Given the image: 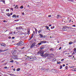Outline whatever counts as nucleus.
<instances>
[{"instance_id":"412c9836","label":"nucleus","mask_w":76,"mask_h":76,"mask_svg":"<svg viewBox=\"0 0 76 76\" xmlns=\"http://www.w3.org/2000/svg\"><path fill=\"white\" fill-rule=\"evenodd\" d=\"M54 50V48H51V49H50V51H53Z\"/></svg>"},{"instance_id":"6e6552de","label":"nucleus","mask_w":76,"mask_h":76,"mask_svg":"<svg viewBox=\"0 0 76 76\" xmlns=\"http://www.w3.org/2000/svg\"><path fill=\"white\" fill-rule=\"evenodd\" d=\"M8 50V49H6L5 50H4V51L3 50H2L1 49L0 50V52L1 53V52H3L4 51H7Z\"/></svg>"},{"instance_id":"864d4df0","label":"nucleus","mask_w":76,"mask_h":76,"mask_svg":"<svg viewBox=\"0 0 76 76\" xmlns=\"http://www.w3.org/2000/svg\"><path fill=\"white\" fill-rule=\"evenodd\" d=\"M22 14L23 15H25L24 12H23Z\"/></svg>"},{"instance_id":"603ef678","label":"nucleus","mask_w":76,"mask_h":76,"mask_svg":"<svg viewBox=\"0 0 76 76\" xmlns=\"http://www.w3.org/2000/svg\"><path fill=\"white\" fill-rule=\"evenodd\" d=\"M51 24H50L49 25V26H51Z\"/></svg>"},{"instance_id":"0e129e2a","label":"nucleus","mask_w":76,"mask_h":76,"mask_svg":"<svg viewBox=\"0 0 76 76\" xmlns=\"http://www.w3.org/2000/svg\"><path fill=\"white\" fill-rule=\"evenodd\" d=\"M17 17H18H18H19V15H18L17 16Z\"/></svg>"},{"instance_id":"f8f14e48","label":"nucleus","mask_w":76,"mask_h":76,"mask_svg":"<svg viewBox=\"0 0 76 76\" xmlns=\"http://www.w3.org/2000/svg\"><path fill=\"white\" fill-rule=\"evenodd\" d=\"M44 48H45L44 46H42L40 47V49H41L42 50H43V49H44Z\"/></svg>"},{"instance_id":"c9c22d12","label":"nucleus","mask_w":76,"mask_h":76,"mask_svg":"<svg viewBox=\"0 0 76 76\" xmlns=\"http://www.w3.org/2000/svg\"><path fill=\"white\" fill-rule=\"evenodd\" d=\"M20 9H23V7L21 6L20 7Z\"/></svg>"},{"instance_id":"5fc2aeb1","label":"nucleus","mask_w":76,"mask_h":76,"mask_svg":"<svg viewBox=\"0 0 76 76\" xmlns=\"http://www.w3.org/2000/svg\"><path fill=\"white\" fill-rule=\"evenodd\" d=\"M3 22H6V20H4L3 21Z\"/></svg>"},{"instance_id":"c03bdc74","label":"nucleus","mask_w":76,"mask_h":76,"mask_svg":"<svg viewBox=\"0 0 76 76\" xmlns=\"http://www.w3.org/2000/svg\"><path fill=\"white\" fill-rule=\"evenodd\" d=\"M72 26H73L74 27H76V26L75 25H73Z\"/></svg>"},{"instance_id":"39448f33","label":"nucleus","mask_w":76,"mask_h":76,"mask_svg":"<svg viewBox=\"0 0 76 76\" xmlns=\"http://www.w3.org/2000/svg\"><path fill=\"white\" fill-rule=\"evenodd\" d=\"M17 57H18V56L16 55L13 56H12V58H14V59H16V58H17Z\"/></svg>"},{"instance_id":"dca6fc26","label":"nucleus","mask_w":76,"mask_h":76,"mask_svg":"<svg viewBox=\"0 0 76 76\" xmlns=\"http://www.w3.org/2000/svg\"><path fill=\"white\" fill-rule=\"evenodd\" d=\"M39 36H40V38H43V35L42 34H39Z\"/></svg>"},{"instance_id":"4468645a","label":"nucleus","mask_w":76,"mask_h":76,"mask_svg":"<svg viewBox=\"0 0 76 76\" xmlns=\"http://www.w3.org/2000/svg\"><path fill=\"white\" fill-rule=\"evenodd\" d=\"M12 17L13 18H16L17 17V16L16 15H12Z\"/></svg>"},{"instance_id":"cd10ccee","label":"nucleus","mask_w":76,"mask_h":76,"mask_svg":"<svg viewBox=\"0 0 76 76\" xmlns=\"http://www.w3.org/2000/svg\"><path fill=\"white\" fill-rule=\"evenodd\" d=\"M18 5H16L15 8V9H18Z\"/></svg>"},{"instance_id":"9b49d317","label":"nucleus","mask_w":76,"mask_h":76,"mask_svg":"<svg viewBox=\"0 0 76 76\" xmlns=\"http://www.w3.org/2000/svg\"><path fill=\"white\" fill-rule=\"evenodd\" d=\"M61 18V16L59 15H57V19H58V18Z\"/></svg>"},{"instance_id":"7c9ffc66","label":"nucleus","mask_w":76,"mask_h":76,"mask_svg":"<svg viewBox=\"0 0 76 76\" xmlns=\"http://www.w3.org/2000/svg\"><path fill=\"white\" fill-rule=\"evenodd\" d=\"M72 58V59H73V60H75V57H72V58Z\"/></svg>"},{"instance_id":"e433bc0d","label":"nucleus","mask_w":76,"mask_h":76,"mask_svg":"<svg viewBox=\"0 0 76 76\" xmlns=\"http://www.w3.org/2000/svg\"><path fill=\"white\" fill-rule=\"evenodd\" d=\"M10 76H14V75L12 74H10Z\"/></svg>"},{"instance_id":"bf43d9fd","label":"nucleus","mask_w":76,"mask_h":76,"mask_svg":"<svg viewBox=\"0 0 76 76\" xmlns=\"http://www.w3.org/2000/svg\"><path fill=\"white\" fill-rule=\"evenodd\" d=\"M71 21H72V20H69V22H71Z\"/></svg>"},{"instance_id":"f704fd0d","label":"nucleus","mask_w":76,"mask_h":76,"mask_svg":"<svg viewBox=\"0 0 76 76\" xmlns=\"http://www.w3.org/2000/svg\"><path fill=\"white\" fill-rule=\"evenodd\" d=\"M69 1H71L72 2H73L74 1L73 0H69Z\"/></svg>"},{"instance_id":"393cba45","label":"nucleus","mask_w":76,"mask_h":76,"mask_svg":"<svg viewBox=\"0 0 76 76\" xmlns=\"http://www.w3.org/2000/svg\"><path fill=\"white\" fill-rule=\"evenodd\" d=\"M42 31L41 30H39L38 31L39 34H40V33H41V32Z\"/></svg>"},{"instance_id":"c756f323","label":"nucleus","mask_w":76,"mask_h":76,"mask_svg":"<svg viewBox=\"0 0 76 76\" xmlns=\"http://www.w3.org/2000/svg\"><path fill=\"white\" fill-rule=\"evenodd\" d=\"M17 71L18 72V71H19V70H20V68H18V69H17Z\"/></svg>"},{"instance_id":"4be33fe9","label":"nucleus","mask_w":76,"mask_h":76,"mask_svg":"<svg viewBox=\"0 0 76 76\" xmlns=\"http://www.w3.org/2000/svg\"><path fill=\"white\" fill-rule=\"evenodd\" d=\"M0 1H1V2H3L4 3V4H5V1L4 0H1Z\"/></svg>"},{"instance_id":"2f4dec72","label":"nucleus","mask_w":76,"mask_h":76,"mask_svg":"<svg viewBox=\"0 0 76 76\" xmlns=\"http://www.w3.org/2000/svg\"><path fill=\"white\" fill-rule=\"evenodd\" d=\"M34 33H33L31 35V38H33V36H34Z\"/></svg>"},{"instance_id":"9d476101","label":"nucleus","mask_w":76,"mask_h":76,"mask_svg":"<svg viewBox=\"0 0 76 76\" xmlns=\"http://www.w3.org/2000/svg\"><path fill=\"white\" fill-rule=\"evenodd\" d=\"M62 31H67V29L66 28H62Z\"/></svg>"},{"instance_id":"052dcab7","label":"nucleus","mask_w":76,"mask_h":76,"mask_svg":"<svg viewBox=\"0 0 76 76\" xmlns=\"http://www.w3.org/2000/svg\"><path fill=\"white\" fill-rule=\"evenodd\" d=\"M10 15H13V14L12 13H11Z\"/></svg>"},{"instance_id":"49530a36","label":"nucleus","mask_w":76,"mask_h":76,"mask_svg":"<svg viewBox=\"0 0 76 76\" xmlns=\"http://www.w3.org/2000/svg\"><path fill=\"white\" fill-rule=\"evenodd\" d=\"M71 67L72 68H74V67H75V66H72Z\"/></svg>"},{"instance_id":"e2e57ef3","label":"nucleus","mask_w":76,"mask_h":76,"mask_svg":"<svg viewBox=\"0 0 76 76\" xmlns=\"http://www.w3.org/2000/svg\"><path fill=\"white\" fill-rule=\"evenodd\" d=\"M33 34H34V35L35 34V31H33Z\"/></svg>"},{"instance_id":"c85d7f7f","label":"nucleus","mask_w":76,"mask_h":76,"mask_svg":"<svg viewBox=\"0 0 76 76\" xmlns=\"http://www.w3.org/2000/svg\"><path fill=\"white\" fill-rule=\"evenodd\" d=\"M7 15L8 16H10V14L9 13H8L7 14Z\"/></svg>"},{"instance_id":"3c124183","label":"nucleus","mask_w":76,"mask_h":76,"mask_svg":"<svg viewBox=\"0 0 76 76\" xmlns=\"http://www.w3.org/2000/svg\"><path fill=\"white\" fill-rule=\"evenodd\" d=\"M10 62H11V63H13V60H12Z\"/></svg>"},{"instance_id":"7ed1b4c3","label":"nucleus","mask_w":76,"mask_h":76,"mask_svg":"<svg viewBox=\"0 0 76 76\" xmlns=\"http://www.w3.org/2000/svg\"><path fill=\"white\" fill-rule=\"evenodd\" d=\"M23 44H24V43L22 41L20 42L17 44V45H23Z\"/></svg>"},{"instance_id":"473e14b6","label":"nucleus","mask_w":76,"mask_h":76,"mask_svg":"<svg viewBox=\"0 0 76 76\" xmlns=\"http://www.w3.org/2000/svg\"><path fill=\"white\" fill-rule=\"evenodd\" d=\"M72 71H75V68H73V69H72Z\"/></svg>"},{"instance_id":"b1692460","label":"nucleus","mask_w":76,"mask_h":76,"mask_svg":"<svg viewBox=\"0 0 76 76\" xmlns=\"http://www.w3.org/2000/svg\"><path fill=\"white\" fill-rule=\"evenodd\" d=\"M27 34H28V35H29V34H30V33H29V30L28 29V30Z\"/></svg>"},{"instance_id":"f257e3e1","label":"nucleus","mask_w":76,"mask_h":76,"mask_svg":"<svg viewBox=\"0 0 76 76\" xmlns=\"http://www.w3.org/2000/svg\"><path fill=\"white\" fill-rule=\"evenodd\" d=\"M44 52L42 50H40L37 53V54L38 55L39 54H40V55L42 57H45L46 58L47 57H48L49 55V53H46L45 54H44Z\"/></svg>"},{"instance_id":"4c0bfd02","label":"nucleus","mask_w":76,"mask_h":76,"mask_svg":"<svg viewBox=\"0 0 76 76\" xmlns=\"http://www.w3.org/2000/svg\"><path fill=\"white\" fill-rule=\"evenodd\" d=\"M69 44H70V45L72 44V42H69Z\"/></svg>"},{"instance_id":"a18cd8bd","label":"nucleus","mask_w":76,"mask_h":76,"mask_svg":"<svg viewBox=\"0 0 76 76\" xmlns=\"http://www.w3.org/2000/svg\"><path fill=\"white\" fill-rule=\"evenodd\" d=\"M65 66H66V65H65V64H63V67H64Z\"/></svg>"},{"instance_id":"72a5a7b5","label":"nucleus","mask_w":76,"mask_h":76,"mask_svg":"<svg viewBox=\"0 0 76 76\" xmlns=\"http://www.w3.org/2000/svg\"><path fill=\"white\" fill-rule=\"evenodd\" d=\"M63 67L62 66V65H61L60 66V69H62Z\"/></svg>"},{"instance_id":"338daca9","label":"nucleus","mask_w":76,"mask_h":76,"mask_svg":"<svg viewBox=\"0 0 76 76\" xmlns=\"http://www.w3.org/2000/svg\"><path fill=\"white\" fill-rule=\"evenodd\" d=\"M52 71H54V69H52Z\"/></svg>"},{"instance_id":"6e6d98bb","label":"nucleus","mask_w":76,"mask_h":76,"mask_svg":"<svg viewBox=\"0 0 76 76\" xmlns=\"http://www.w3.org/2000/svg\"><path fill=\"white\" fill-rule=\"evenodd\" d=\"M9 39H11V37H9Z\"/></svg>"},{"instance_id":"58836bf2","label":"nucleus","mask_w":76,"mask_h":76,"mask_svg":"<svg viewBox=\"0 0 76 76\" xmlns=\"http://www.w3.org/2000/svg\"><path fill=\"white\" fill-rule=\"evenodd\" d=\"M6 11H7V12H9V9H7L6 10Z\"/></svg>"},{"instance_id":"774afa93","label":"nucleus","mask_w":76,"mask_h":76,"mask_svg":"<svg viewBox=\"0 0 76 76\" xmlns=\"http://www.w3.org/2000/svg\"><path fill=\"white\" fill-rule=\"evenodd\" d=\"M45 37H46V36H44V38H45Z\"/></svg>"},{"instance_id":"a19ab883","label":"nucleus","mask_w":76,"mask_h":76,"mask_svg":"<svg viewBox=\"0 0 76 76\" xmlns=\"http://www.w3.org/2000/svg\"><path fill=\"white\" fill-rule=\"evenodd\" d=\"M51 15H50L48 16V17H49V18H51Z\"/></svg>"},{"instance_id":"5701e85b","label":"nucleus","mask_w":76,"mask_h":76,"mask_svg":"<svg viewBox=\"0 0 76 76\" xmlns=\"http://www.w3.org/2000/svg\"><path fill=\"white\" fill-rule=\"evenodd\" d=\"M61 63V62L60 61L58 62V61H57V64H60V63Z\"/></svg>"},{"instance_id":"79ce46f5","label":"nucleus","mask_w":76,"mask_h":76,"mask_svg":"<svg viewBox=\"0 0 76 76\" xmlns=\"http://www.w3.org/2000/svg\"><path fill=\"white\" fill-rule=\"evenodd\" d=\"M10 9L11 10H12V11H13V8H10Z\"/></svg>"},{"instance_id":"ea45409f","label":"nucleus","mask_w":76,"mask_h":76,"mask_svg":"<svg viewBox=\"0 0 76 76\" xmlns=\"http://www.w3.org/2000/svg\"><path fill=\"white\" fill-rule=\"evenodd\" d=\"M64 59H61V61H64Z\"/></svg>"},{"instance_id":"a878e982","label":"nucleus","mask_w":76,"mask_h":76,"mask_svg":"<svg viewBox=\"0 0 76 76\" xmlns=\"http://www.w3.org/2000/svg\"><path fill=\"white\" fill-rule=\"evenodd\" d=\"M45 27L47 29H49V27H48V26H46Z\"/></svg>"},{"instance_id":"6ab92c4d","label":"nucleus","mask_w":76,"mask_h":76,"mask_svg":"<svg viewBox=\"0 0 76 76\" xmlns=\"http://www.w3.org/2000/svg\"><path fill=\"white\" fill-rule=\"evenodd\" d=\"M52 61L53 62H54L57 61V59H56V58H54L52 60Z\"/></svg>"},{"instance_id":"09e8293b","label":"nucleus","mask_w":76,"mask_h":76,"mask_svg":"<svg viewBox=\"0 0 76 76\" xmlns=\"http://www.w3.org/2000/svg\"><path fill=\"white\" fill-rule=\"evenodd\" d=\"M35 31H36V32L37 33V31H38V30H37V29H35Z\"/></svg>"},{"instance_id":"a211bd4d","label":"nucleus","mask_w":76,"mask_h":76,"mask_svg":"<svg viewBox=\"0 0 76 76\" xmlns=\"http://www.w3.org/2000/svg\"><path fill=\"white\" fill-rule=\"evenodd\" d=\"M1 45L2 47H5V46H6V44H4V43H2L1 44Z\"/></svg>"},{"instance_id":"8fccbe9b","label":"nucleus","mask_w":76,"mask_h":76,"mask_svg":"<svg viewBox=\"0 0 76 76\" xmlns=\"http://www.w3.org/2000/svg\"><path fill=\"white\" fill-rule=\"evenodd\" d=\"M15 37H12V39H15Z\"/></svg>"},{"instance_id":"69168bd1","label":"nucleus","mask_w":76,"mask_h":76,"mask_svg":"<svg viewBox=\"0 0 76 76\" xmlns=\"http://www.w3.org/2000/svg\"><path fill=\"white\" fill-rule=\"evenodd\" d=\"M75 72H76V68H75Z\"/></svg>"},{"instance_id":"ddd939ff","label":"nucleus","mask_w":76,"mask_h":76,"mask_svg":"<svg viewBox=\"0 0 76 76\" xmlns=\"http://www.w3.org/2000/svg\"><path fill=\"white\" fill-rule=\"evenodd\" d=\"M50 57L51 58H52L53 57H54V55L53 54H50Z\"/></svg>"},{"instance_id":"1a4fd4ad","label":"nucleus","mask_w":76,"mask_h":76,"mask_svg":"<svg viewBox=\"0 0 76 76\" xmlns=\"http://www.w3.org/2000/svg\"><path fill=\"white\" fill-rule=\"evenodd\" d=\"M75 53H76V48H75L74 49V51H73L72 54H75Z\"/></svg>"},{"instance_id":"0eeeda50","label":"nucleus","mask_w":76,"mask_h":76,"mask_svg":"<svg viewBox=\"0 0 76 76\" xmlns=\"http://www.w3.org/2000/svg\"><path fill=\"white\" fill-rule=\"evenodd\" d=\"M47 58L48 59V60L52 59V58H51V56L50 55V54H49V55L48 56Z\"/></svg>"},{"instance_id":"de8ad7c7","label":"nucleus","mask_w":76,"mask_h":76,"mask_svg":"<svg viewBox=\"0 0 76 76\" xmlns=\"http://www.w3.org/2000/svg\"><path fill=\"white\" fill-rule=\"evenodd\" d=\"M65 68L66 69H67V68H68V67L67 66H66V67H65Z\"/></svg>"},{"instance_id":"680f3d73","label":"nucleus","mask_w":76,"mask_h":76,"mask_svg":"<svg viewBox=\"0 0 76 76\" xmlns=\"http://www.w3.org/2000/svg\"><path fill=\"white\" fill-rule=\"evenodd\" d=\"M53 26L51 27V29H53Z\"/></svg>"},{"instance_id":"f3484780","label":"nucleus","mask_w":76,"mask_h":76,"mask_svg":"<svg viewBox=\"0 0 76 76\" xmlns=\"http://www.w3.org/2000/svg\"><path fill=\"white\" fill-rule=\"evenodd\" d=\"M20 27H17L16 28V29H17V30H19V29H20Z\"/></svg>"},{"instance_id":"f03ea898","label":"nucleus","mask_w":76,"mask_h":76,"mask_svg":"<svg viewBox=\"0 0 76 76\" xmlns=\"http://www.w3.org/2000/svg\"><path fill=\"white\" fill-rule=\"evenodd\" d=\"M37 60V57L35 56H31L30 57L29 56H27L26 58V60L29 61H33V60Z\"/></svg>"},{"instance_id":"13d9d810","label":"nucleus","mask_w":76,"mask_h":76,"mask_svg":"<svg viewBox=\"0 0 76 76\" xmlns=\"http://www.w3.org/2000/svg\"><path fill=\"white\" fill-rule=\"evenodd\" d=\"M16 32H15H15H13V34H16Z\"/></svg>"},{"instance_id":"423d86ee","label":"nucleus","mask_w":76,"mask_h":76,"mask_svg":"<svg viewBox=\"0 0 76 76\" xmlns=\"http://www.w3.org/2000/svg\"><path fill=\"white\" fill-rule=\"evenodd\" d=\"M12 55H15V50H12Z\"/></svg>"},{"instance_id":"37998d69","label":"nucleus","mask_w":76,"mask_h":76,"mask_svg":"<svg viewBox=\"0 0 76 76\" xmlns=\"http://www.w3.org/2000/svg\"><path fill=\"white\" fill-rule=\"evenodd\" d=\"M7 66H6L5 67H4V69H7Z\"/></svg>"},{"instance_id":"aec40b11","label":"nucleus","mask_w":76,"mask_h":76,"mask_svg":"<svg viewBox=\"0 0 76 76\" xmlns=\"http://www.w3.org/2000/svg\"><path fill=\"white\" fill-rule=\"evenodd\" d=\"M42 43L41 42H40V43H38L37 45H38V46H39V45H41V44H42Z\"/></svg>"},{"instance_id":"20e7f679","label":"nucleus","mask_w":76,"mask_h":76,"mask_svg":"<svg viewBox=\"0 0 76 76\" xmlns=\"http://www.w3.org/2000/svg\"><path fill=\"white\" fill-rule=\"evenodd\" d=\"M36 43L35 42L33 43L32 45H31L30 47L31 48H34L35 47V45Z\"/></svg>"},{"instance_id":"2eb2a0df","label":"nucleus","mask_w":76,"mask_h":76,"mask_svg":"<svg viewBox=\"0 0 76 76\" xmlns=\"http://www.w3.org/2000/svg\"><path fill=\"white\" fill-rule=\"evenodd\" d=\"M69 57H70V58H72V57H74V56H73V55H69L68 56Z\"/></svg>"},{"instance_id":"4d7b16f0","label":"nucleus","mask_w":76,"mask_h":76,"mask_svg":"<svg viewBox=\"0 0 76 76\" xmlns=\"http://www.w3.org/2000/svg\"><path fill=\"white\" fill-rule=\"evenodd\" d=\"M61 47L59 48V49L61 50Z\"/></svg>"},{"instance_id":"bb28decb","label":"nucleus","mask_w":76,"mask_h":76,"mask_svg":"<svg viewBox=\"0 0 76 76\" xmlns=\"http://www.w3.org/2000/svg\"><path fill=\"white\" fill-rule=\"evenodd\" d=\"M41 43H46V42L45 41H41Z\"/></svg>"}]
</instances>
